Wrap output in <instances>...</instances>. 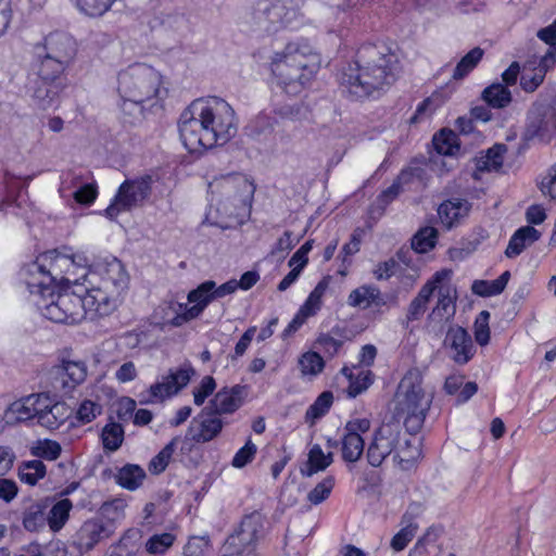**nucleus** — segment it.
Returning a JSON list of instances; mask_svg holds the SVG:
<instances>
[{
  "mask_svg": "<svg viewBox=\"0 0 556 556\" xmlns=\"http://www.w3.org/2000/svg\"><path fill=\"white\" fill-rule=\"evenodd\" d=\"M178 127L182 144L195 153L226 144L237 134L238 118L226 100L208 97L192 101L180 114Z\"/></svg>",
  "mask_w": 556,
  "mask_h": 556,
  "instance_id": "f257e3e1",
  "label": "nucleus"
},
{
  "mask_svg": "<svg viewBox=\"0 0 556 556\" xmlns=\"http://www.w3.org/2000/svg\"><path fill=\"white\" fill-rule=\"evenodd\" d=\"M394 56L375 45H365L356 53L341 76V85L356 99L368 98L388 88L394 81Z\"/></svg>",
  "mask_w": 556,
  "mask_h": 556,
  "instance_id": "f03ea898",
  "label": "nucleus"
},
{
  "mask_svg": "<svg viewBox=\"0 0 556 556\" xmlns=\"http://www.w3.org/2000/svg\"><path fill=\"white\" fill-rule=\"evenodd\" d=\"M81 279L87 305L91 306V318L113 313L129 283V276L116 257L98 263L93 269L83 274Z\"/></svg>",
  "mask_w": 556,
  "mask_h": 556,
  "instance_id": "7ed1b4c3",
  "label": "nucleus"
},
{
  "mask_svg": "<svg viewBox=\"0 0 556 556\" xmlns=\"http://www.w3.org/2000/svg\"><path fill=\"white\" fill-rule=\"evenodd\" d=\"M119 108L125 115L141 118L147 106L156 105L166 94L160 72L144 63H136L118 73Z\"/></svg>",
  "mask_w": 556,
  "mask_h": 556,
  "instance_id": "20e7f679",
  "label": "nucleus"
},
{
  "mask_svg": "<svg viewBox=\"0 0 556 556\" xmlns=\"http://www.w3.org/2000/svg\"><path fill=\"white\" fill-rule=\"evenodd\" d=\"M271 72L288 94L300 93L313 79L321 59L307 42H289L271 56Z\"/></svg>",
  "mask_w": 556,
  "mask_h": 556,
  "instance_id": "39448f33",
  "label": "nucleus"
},
{
  "mask_svg": "<svg viewBox=\"0 0 556 556\" xmlns=\"http://www.w3.org/2000/svg\"><path fill=\"white\" fill-rule=\"evenodd\" d=\"M304 0H255L245 14L251 31L273 35L303 23L301 7Z\"/></svg>",
  "mask_w": 556,
  "mask_h": 556,
  "instance_id": "423d86ee",
  "label": "nucleus"
},
{
  "mask_svg": "<svg viewBox=\"0 0 556 556\" xmlns=\"http://www.w3.org/2000/svg\"><path fill=\"white\" fill-rule=\"evenodd\" d=\"M431 405V397L422 388V377L417 369L408 370L401 379L395 394V413L404 419L409 432H418Z\"/></svg>",
  "mask_w": 556,
  "mask_h": 556,
  "instance_id": "0eeeda50",
  "label": "nucleus"
},
{
  "mask_svg": "<svg viewBox=\"0 0 556 556\" xmlns=\"http://www.w3.org/2000/svg\"><path fill=\"white\" fill-rule=\"evenodd\" d=\"M83 290L55 291L53 287L39 299H33L34 304L40 314L53 323L76 324L87 315L91 316V306L86 302V292Z\"/></svg>",
  "mask_w": 556,
  "mask_h": 556,
  "instance_id": "6e6552de",
  "label": "nucleus"
},
{
  "mask_svg": "<svg viewBox=\"0 0 556 556\" xmlns=\"http://www.w3.org/2000/svg\"><path fill=\"white\" fill-rule=\"evenodd\" d=\"M76 53L75 39L62 31L50 33L42 42L34 47L36 67H40L41 74L46 77L62 75L74 61Z\"/></svg>",
  "mask_w": 556,
  "mask_h": 556,
  "instance_id": "1a4fd4ad",
  "label": "nucleus"
},
{
  "mask_svg": "<svg viewBox=\"0 0 556 556\" xmlns=\"http://www.w3.org/2000/svg\"><path fill=\"white\" fill-rule=\"evenodd\" d=\"M254 191V185L242 174L223 175L208 184L211 201L223 206L228 214L233 213L231 207L238 210L250 206Z\"/></svg>",
  "mask_w": 556,
  "mask_h": 556,
  "instance_id": "9d476101",
  "label": "nucleus"
},
{
  "mask_svg": "<svg viewBox=\"0 0 556 556\" xmlns=\"http://www.w3.org/2000/svg\"><path fill=\"white\" fill-rule=\"evenodd\" d=\"M265 518L254 511L241 520L239 527L226 539L220 548L222 556H245L250 555L264 536Z\"/></svg>",
  "mask_w": 556,
  "mask_h": 556,
  "instance_id": "9b49d317",
  "label": "nucleus"
},
{
  "mask_svg": "<svg viewBox=\"0 0 556 556\" xmlns=\"http://www.w3.org/2000/svg\"><path fill=\"white\" fill-rule=\"evenodd\" d=\"M451 276L442 277L434 283L437 302L427 316L426 330L428 333L440 337L451 325L456 313V289L452 286Z\"/></svg>",
  "mask_w": 556,
  "mask_h": 556,
  "instance_id": "f8f14e48",
  "label": "nucleus"
},
{
  "mask_svg": "<svg viewBox=\"0 0 556 556\" xmlns=\"http://www.w3.org/2000/svg\"><path fill=\"white\" fill-rule=\"evenodd\" d=\"M152 178L149 175L125 180L118 188L112 203L105 210V216L112 220L119 213L141 206L150 197Z\"/></svg>",
  "mask_w": 556,
  "mask_h": 556,
  "instance_id": "ddd939ff",
  "label": "nucleus"
},
{
  "mask_svg": "<svg viewBox=\"0 0 556 556\" xmlns=\"http://www.w3.org/2000/svg\"><path fill=\"white\" fill-rule=\"evenodd\" d=\"M402 433L401 422L390 420L374 432V438L367 448V460L372 467H379L384 459L395 453Z\"/></svg>",
  "mask_w": 556,
  "mask_h": 556,
  "instance_id": "4468645a",
  "label": "nucleus"
},
{
  "mask_svg": "<svg viewBox=\"0 0 556 556\" xmlns=\"http://www.w3.org/2000/svg\"><path fill=\"white\" fill-rule=\"evenodd\" d=\"M526 135L528 138L549 140L556 135V109L552 104H534L528 113Z\"/></svg>",
  "mask_w": 556,
  "mask_h": 556,
  "instance_id": "2eb2a0df",
  "label": "nucleus"
},
{
  "mask_svg": "<svg viewBox=\"0 0 556 556\" xmlns=\"http://www.w3.org/2000/svg\"><path fill=\"white\" fill-rule=\"evenodd\" d=\"M63 88L61 74L46 77L41 74V68L36 67V78L30 81L28 91L35 105L41 110H47L56 103Z\"/></svg>",
  "mask_w": 556,
  "mask_h": 556,
  "instance_id": "dca6fc26",
  "label": "nucleus"
},
{
  "mask_svg": "<svg viewBox=\"0 0 556 556\" xmlns=\"http://www.w3.org/2000/svg\"><path fill=\"white\" fill-rule=\"evenodd\" d=\"M114 528L100 518L86 520L73 536L72 545L80 555L90 552L97 544L111 538Z\"/></svg>",
  "mask_w": 556,
  "mask_h": 556,
  "instance_id": "f3484780",
  "label": "nucleus"
},
{
  "mask_svg": "<svg viewBox=\"0 0 556 556\" xmlns=\"http://www.w3.org/2000/svg\"><path fill=\"white\" fill-rule=\"evenodd\" d=\"M42 394L33 393L12 402L3 412V422L13 427L34 419L37 420L39 408L43 407Z\"/></svg>",
  "mask_w": 556,
  "mask_h": 556,
  "instance_id": "a211bd4d",
  "label": "nucleus"
},
{
  "mask_svg": "<svg viewBox=\"0 0 556 556\" xmlns=\"http://www.w3.org/2000/svg\"><path fill=\"white\" fill-rule=\"evenodd\" d=\"M41 265L46 266L49 276H52V283L65 282L67 285L73 283L77 288L81 287L79 277H75L73 260L70 254H62L56 250L48 251L40 255Z\"/></svg>",
  "mask_w": 556,
  "mask_h": 556,
  "instance_id": "6ab92c4d",
  "label": "nucleus"
},
{
  "mask_svg": "<svg viewBox=\"0 0 556 556\" xmlns=\"http://www.w3.org/2000/svg\"><path fill=\"white\" fill-rule=\"evenodd\" d=\"M224 427L222 417L205 406L201 413L191 421L188 432L192 441L207 443L217 438Z\"/></svg>",
  "mask_w": 556,
  "mask_h": 556,
  "instance_id": "aec40b11",
  "label": "nucleus"
},
{
  "mask_svg": "<svg viewBox=\"0 0 556 556\" xmlns=\"http://www.w3.org/2000/svg\"><path fill=\"white\" fill-rule=\"evenodd\" d=\"M193 372L191 367H182L176 371H170L168 375L164 376L161 381L150 387L148 401L152 403L163 402L175 395L188 384Z\"/></svg>",
  "mask_w": 556,
  "mask_h": 556,
  "instance_id": "412c9836",
  "label": "nucleus"
},
{
  "mask_svg": "<svg viewBox=\"0 0 556 556\" xmlns=\"http://www.w3.org/2000/svg\"><path fill=\"white\" fill-rule=\"evenodd\" d=\"M451 275L452 271L448 269L435 271L432 277L427 280V282L420 288L417 295L409 302L407 306L405 319L403 321L406 327H408L410 323L419 320L427 312L430 299L435 293L434 283H439L442 277H448Z\"/></svg>",
  "mask_w": 556,
  "mask_h": 556,
  "instance_id": "4be33fe9",
  "label": "nucleus"
},
{
  "mask_svg": "<svg viewBox=\"0 0 556 556\" xmlns=\"http://www.w3.org/2000/svg\"><path fill=\"white\" fill-rule=\"evenodd\" d=\"M444 346L450 350L452 359L459 365L467 364L476 352L470 334L460 326L447 328Z\"/></svg>",
  "mask_w": 556,
  "mask_h": 556,
  "instance_id": "5701e85b",
  "label": "nucleus"
},
{
  "mask_svg": "<svg viewBox=\"0 0 556 556\" xmlns=\"http://www.w3.org/2000/svg\"><path fill=\"white\" fill-rule=\"evenodd\" d=\"M40 265L41 257L39 255L36 261L26 264L21 271L22 278L31 295V300L39 299L40 295L46 294L54 287L52 276H49L46 266L42 267Z\"/></svg>",
  "mask_w": 556,
  "mask_h": 556,
  "instance_id": "b1692460",
  "label": "nucleus"
},
{
  "mask_svg": "<svg viewBox=\"0 0 556 556\" xmlns=\"http://www.w3.org/2000/svg\"><path fill=\"white\" fill-rule=\"evenodd\" d=\"M248 395L247 386L236 384L230 388H222L210 401L207 407L219 416L233 414L244 403Z\"/></svg>",
  "mask_w": 556,
  "mask_h": 556,
  "instance_id": "393cba45",
  "label": "nucleus"
},
{
  "mask_svg": "<svg viewBox=\"0 0 556 556\" xmlns=\"http://www.w3.org/2000/svg\"><path fill=\"white\" fill-rule=\"evenodd\" d=\"M42 406L39 408L37 424L48 430H55L71 416L72 410L64 402H54L47 393L42 394Z\"/></svg>",
  "mask_w": 556,
  "mask_h": 556,
  "instance_id": "a878e982",
  "label": "nucleus"
},
{
  "mask_svg": "<svg viewBox=\"0 0 556 556\" xmlns=\"http://www.w3.org/2000/svg\"><path fill=\"white\" fill-rule=\"evenodd\" d=\"M87 367L81 362L67 361L55 368V388H60L64 394L73 391L78 384L85 381Z\"/></svg>",
  "mask_w": 556,
  "mask_h": 556,
  "instance_id": "bb28decb",
  "label": "nucleus"
},
{
  "mask_svg": "<svg viewBox=\"0 0 556 556\" xmlns=\"http://www.w3.org/2000/svg\"><path fill=\"white\" fill-rule=\"evenodd\" d=\"M387 303L386 296L375 285H362L353 289L348 296L349 306L362 309L386 306Z\"/></svg>",
  "mask_w": 556,
  "mask_h": 556,
  "instance_id": "cd10ccee",
  "label": "nucleus"
},
{
  "mask_svg": "<svg viewBox=\"0 0 556 556\" xmlns=\"http://www.w3.org/2000/svg\"><path fill=\"white\" fill-rule=\"evenodd\" d=\"M471 204L467 200L452 199L440 204L438 214L446 229L457 226L469 213Z\"/></svg>",
  "mask_w": 556,
  "mask_h": 556,
  "instance_id": "c85d7f7f",
  "label": "nucleus"
},
{
  "mask_svg": "<svg viewBox=\"0 0 556 556\" xmlns=\"http://www.w3.org/2000/svg\"><path fill=\"white\" fill-rule=\"evenodd\" d=\"M420 506L418 504L410 505L408 510L402 517L403 528L392 538L391 547L395 552L403 551L408 543L415 538L418 525L414 522V518L419 514Z\"/></svg>",
  "mask_w": 556,
  "mask_h": 556,
  "instance_id": "c756f323",
  "label": "nucleus"
},
{
  "mask_svg": "<svg viewBox=\"0 0 556 556\" xmlns=\"http://www.w3.org/2000/svg\"><path fill=\"white\" fill-rule=\"evenodd\" d=\"M340 372L349 380L346 392L350 397H356L374 382V374L369 369H363L358 366H344Z\"/></svg>",
  "mask_w": 556,
  "mask_h": 556,
  "instance_id": "7c9ffc66",
  "label": "nucleus"
},
{
  "mask_svg": "<svg viewBox=\"0 0 556 556\" xmlns=\"http://www.w3.org/2000/svg\"><path fill=\"white\" fill-rule=\"evenodd\" d=\"M213 288L214 281L206 280L188 293V302L192 304L191 306H188L191 314L193 313V315L199 317L210 303L215 300Z\"/></svg>",
  "mask_w": 556,
  "mask_h": 556,
  "instance_id": "2f4dec72",
  "label": "nucleus"
},
{
  "mask_svg": "<svg viewBox=\"0 0 556 556\" xmlns=\"http://www.w3.org/2000/svg\"><path fill=\"white\" fill-rule=\"evenodd\" d=\"M333 463L332 452L325 453L320 445L315 444L311 447L306 464L300 469L303 477H312L313 475L326 470Z\"/></svg>",
  "mask_w": 556,
  "mask_h": 556,
  "instance_id": "473e14b6",
  "label": "nucleus"
},
{
  "mask_svg": "<svg viewBox=\"0 0 556 556\" xmlns=\"http://www.w3.org/2000/svg\"><path fill=\"white\" fill-rule=\"evenodd\" d=\"M540 238V232L531 227L525 226L519 228L510 238L505 251V255L509 258L518 256L526 247L532 244Z\"/></svg>",
  "mask_w": 556,
  "mask_h": 556,
  "instance_id": "72a5a7b5",
  "label": "nucleus"
},
{
  "mask_svg": "<svg viewBox=\"0 0 556 556\" xmlns=\"http://www.w3.org/2000/svg\"><path fill=\"white\" fill-rule=\"evenodd\" d=\"M340 443L344 462L355 463L359 459L364 452V440L361 434L344 431Z\"/></svg>",
  "mask_w": 556,
  "mask_h": 556,
  "instance_id": "f704fd0d",
  "label": "nucleus"
},
{
  "mask_svg": "<svg viewBox=\"0 0 556 556\" xmlns=\"http://www.w3.org/2000/svg\"><path fill=\"white\" fill-rule=\"evenodd\" d=\"M146 472L140 466L128 464L118 470L116 482L126 490L135 491L142 484Z\"/></svg>",
  "mask_w": 556,
  "mask_h": 556,
  "instance_id": "c9c22d12",
  "label": "nucleus"
},
{
  "mask_svg": "<svg viewBox=\"0 0 556 556\" xmlns=\"http://www.w3.org/2000/svg\"><path fill=\"white\" fill-rule=\"evenodd\" d=\"M46 505L34 503L23 514V526L29 532H39L45 529L47 521Z\"/></svg>",
  "mask_w": 556,
  "mask_h": 556,
  "instance_id": "e433bc0d",
  "label": "nucleus"
},
{
  "mask_svg": "<svg viewBox=\"0 0 556 556\" xmlns=\"http://www.w3.org/2000/svg\"><path fill=\"white\" fill-rule=\"evenodd\" d=\"M73 503L68 498L56 502L47 515L48 526L51 531H60L70 518Z\"/></svg>",
  "mask_w": 556,
  "mask_h": 556,
  "instance_id": "4c0bfd02",
  "label": "nucleus"
},
{
  "mask_svg": "<svg viewBox=\"0 0 556 556\" xmlns=\"http://www.w3.org/2000/svg\"><path fill=\"white\" fill-rule=\"evenodd\" d=\"M482 99L492 108L503 109L511 102V93L506 86L496 83L483 90Z\"/></svg>",
  "mask_w": 556,
  "mask_h": 556,
  "instance_id": "58836bf2",
  "label": "nucleus"
},
{
  "mask_svg": "<svg viewBox=\"0 0 556 556\" xmlns=\"http://www.w3.org/2000/svg\"><path fill=\"white\" fill-rule=\"evenodd\" d=\"M506 148L504 144H496L490 148L486 153L477 160L476 167L479 172L498 170L504 161Z\"/></svg>",
  "mask_w": 556,
  "mask_h": 556,
  "instance_id": "ea45409f",
  "label": "nucleus"
},
{
  "mask_svg": "<svg viewBox=\"0 0 556 556\" xmlns=\"http://www.w3.org/2000/svg\"><path fill=\"white\" fill-rule=\"evenodd\" d=\"M299 368L303 377L315 378L323 372L325 368V361L314 351L303 353L299 358Z\"/></svg>",
  "mask_w": 556,
  "mask_h": 556,
  "instance_id": "a19ab883",
  "label": "nucleus"
},
{
  "mask_svg": "<svg viewBox=\"0 0 556 556\" xmlns=\"http://www.w3.org/2000/svg\"><path fill=\"white\" fill-rule=\"evenodd\" d=\"M420 450L418 445H413L408 439L403 444L400 442L393 455V460L404 470L409 469L419 458Z\"/></svg>",
  "mask_w": 556,
  "mask_h": 556,
  "instance_id": "79ce46f5",
  "label": "nucleus"
},
{
  "mask_svg": "<svg viewBox=\"0 0 556 556\" xmlns=\"http://www.w3.org/2000/svg\"><path fill=\"white\" fill-rule=\"evenodd\" d=\"M484 51L480 47H476L471 49L467 54H465L453 72V79L460 80L466 77L481 61Z\"/></svg>",
  "mask_w": 556,
  "mask_h": 556,
  "instance_id": "37998d69",
  "label": "nucleus"
},
{
  "mask_svg": "<svg viewBox=\"0 0 556 556\" xmlns=\"http://www.w3.org/2000/svg\"><path fill=\"white\" fill-rule=\"evenodd\" d=\"M46 465L39 460H29L23 463L18 468V478L22 482L29 485H35L40 479L46 476Z\"/></svg>",
  "mask_w": 556,
  "mask_h": 556,
  "instance_id": "c03bdc74",
  "label": "nucleus"
},
{
  "mask_svg": "<svg viewBox=\"0 0 556 556\" xmlns=\"http://www.w3.org/2000/svg\"><path fill=\"white\" fill-rule=\"evenodd\" d=\"M127 504L122 498H115L110 502H105L100 507V519L104 523L114 526L115 522L122 520L125 517V508ZM115 529V527H113Z\"/></svg>",
  "mask_w": 556,
  "mask_h": 556,
  "instance_id": "a18cd8bd",
  "label": "nucleus"
},
{
  "mask_svg": "<svg viewBox=\"0 0 556 556\" xmlns=\"http://www.w3.org/2000/svg\"><path fill=\"white\" fill-rule=\"evenodd\" d=\"M62 447L59 442L50 439L37 440L30 446L33 456L47 460H55L61 455Z\"/></svg>",
  "mask_w": 556,
  "mask_h": 556,
  "instance_id": "49530a36",
  "label": "nucleus"
},
{
  "mask_svg": "<svg viewBox=\"0 0 556 556\" xmlns=\"http://www.w3.org/2000/svg\"><path fill=\"white\" fill-rule=\"evenodd\" d=\"M327 288V279L320 280L299 311L307 318L314 316L321 307V299Z\"/></svg>",
  "mask_w": 556,
  "mask_h": 556,
  "instance_id": "de8ad7c7",
  "label": "nucleus"
},
{
  "mask_svg": "<svg viewBox=\"0 0 556 556\" xmlns=\"http://www.w3.org/2000/svg\"><path fill=\"white\" fill-rule=\"evenodd\" d=\"M179 442V438L176 437V438H173L170 440L169 443H167L160 452L157 455H155L151 460H150V464H149V470L150 472L152 473H161L163 472L166 467L168 466L169 464V460L172 459L173 457V454L176 450V446Z\"/></svg>",
  "mask_w": 556,
  "mask_h": 556,
  "instance_id": "09e8293b",
  "label": "nucleus"
},
{
  "mask_svg": "<svg viewBox=\"0 0 556 556\" xmlns=\"http://www.w3.org/2000/svg\"><path fill=\"white\" fill-rule=\"evenodd\" d=\"M438 230L434 227L421 228L412 239V247L418 253H427L437 243Z\"/></svg>",
  "mask_w": 556,
  "mask_h": 556,
  "instance_id": "8fccbe9b",
  "label": "nucleus"
},
{
  "mask_svg": "<svg viewBox=\"0 0 556 556\" xmlns=\"http://www.w3.org/2000/svg\"><path fill=\"white\" fill-rule=\"evenodd\" d=\"M176 536L170 532L153 534L150 536L144 548L151 555H164L174 545Z\"/></svg>",
  "mask_w": 556,
  "mask_h": 556,
  "instance_id": "3c124183",
  "label": "nucleus"
},
{
  "mask_svg": "<svg viewBox=\"0 0 556 556\" xmlns=\"http://www.w3.org/2000/svg\"><path fill=\"white\" fill-rule=\"evenodd\" d=\"M432 142L437 152L443 155H453L459 149L457 137L452 130H441L434 135Z\"/></svg>",
  "mask_w": 556,
  "mask_h": 556,
  "instance_id": "603ef678",
  "label": "nucleus"
},
{
  "mask_svg": "<svg viewBox=\"0 0 556 556\" xmlns=\"http://www.w3.org/2000/svg\"><path fill=\"white\" fill-rule=\"evenodd\" d=\"M101 437L104 448L116 451L123 443L124 429L122 425L112 422L103 428Z\"/></svg>",
  "mask_w": 556,
  "mask_h": 556,
  "instance_id": "864d4df0",
  "label": "nucleus"
},
{
  "mask_svg": "<svg viewBox=\"0 0 556 556\" xmlns=\"http://www.w3.org/2000/svg\"><path fill=\"white\" fill-rule=\"evenodd\" d=\"M115 0H76L80 12L91 17H99L106 13Z\"/></svg>",
  "mask_w": 556,
  "mask_h": 556,
  "instance_id": "5fc2aeb1",
  "label": "nucleus"
},
{
  "mask_svg": "<svg viewBox=\"0 0 556 556\" xmlns=\"http://www.w3.org/2000/svg\"><path fill=\"white\" fill-rule=\"evenodd\" d=\"M185 556H211L212 545L207 535L191 536L184 547Z\"/></svg>",
  "mask_w": 556,
  "mask_h": 556,
  "instance_id": "6e6d98bb",
  "label": "nucleus"
},
{
  "mask_svg": "<svg viewBox=\"0 0 556 556\" xmlns=\"http://www.w3.org/2000/svg\"><path fill=\"white\" fill-rule=\"evenodd\" d=\"M339 332L340 330L338 328H333L331 332L320 333L316 339L315 344L329 357H333L334 355H337V353L343 345V340L336 338L332 334H339Z\"/></svg>",
  "mask_w": 556,
  "mask_h": 556,
  "instance_id": "4d7b16f0",
  "label": "nucleus"
},
{
  "mask_svg": "<svg viewBox=\"0 0 556 556\" xmlns=\"http://www.w3.org/2000/svg\"><path fill=\"white\" fill-rule=\"evenodd\" d=\"M333 395L330 391L323 392L306 410V419L312 421L323 417L331 407Z\"/></svg>",
  "mask_w": 556,
  "mask_h": 556,
  "instance_id": "13d9d810",
  "label": "nucleus"
},
{
  "mask_svg": "<svg viewBox=\"0 0 556 556\" xmlns=\"http://www.w3.org/2000/svg\"><path fill=\"white\" fill-rule=\"evenodd\" d=\"M334 486V478L327 476L307 494V500L313 505H318L327 500Z\"/></svg>",
  "mask_w": 556,
  "mask_h": 556,
  "instance_id": "bf43d9fd",
  "label": "nucleus"
},
{
  "mask_svg": "<svg viewBox=\"0 0 556 556\" xmlns=\"http://www.w3.org/2000/svg\"><path fill=\"white\" fill-rule=\"evenodd\" d=\"M102 413V406L91 400H84L76 409V419L80 424H89Z\"/></svg>",
  "mask_w": 556,
  "mask_h": 556,
  "instance_id": "052dcab7",
  "label": "nucleus"
},
{
  "mask_svg": "<svg viewBox=\"0 0 556 556\" xmlns=\"http://www.w3.org/2000/svg\"><path fill=\"white\" fill-rule=\"evenodd\" d=\"M257 447L251 441L248 440L243 447H241L233 456L231 465L235 468H243L245 465L251 463L256 454Z\"/></svg>",
  "mask_w": 556,
  "mask_h": 556,
  "instance_id": "680f3d73",
  "label": "nucleus"
},
{
  "mask_svg": "<svg viewBox=\"0 0 556 556\" xmlns=\"http://www.w3.org/2000/svg\"><path fill=\"white\" fill-rule=\"evenodd\" d=\"M216 382L213 377L205 376L201 380L199 387L193 390L194 404L201 406L205 400L214 392Z\"/></svg>",
  "mask_w": 556,
  "mask_h": 556,
  "instance_id": "e2e57ef3",
  "label": "nucleus"
},
{
  "mask_svg": "<svg viewBox=\"0 0 556 556\" xmlns=\"http://www.w3.org/2000/svg\"><path fill=\"white\" fill-rule=\"evenodd\" d=\"M273 121L267 115L261 114L255 117L254 121L248 126L249 135L257 139L262 135H266L273 131Z\"/></svg>",
  "mask_w": 556,
  "mask_h": 556,
  "instance_id": "0e129e2a",
  "label": "nucleus"
},
{
  "mask_svg": "<svg viewBox=\"0 0 556 556\" xmlns=\"http://www.w3.org/2000/svg\"><path fill=\"white\" fill-rule=\"evenodd\" d=\"M170 308L176 312V315L169 320V325L173 327H180L184 324L198 318L195 315H191V311L187 304L172 303Z\"/></svg>",
  "mask_w": 556,
  "mask_h": 556,
  "instance_id": "69168bd1",
  "label": "nucleus"
},
{
  "mask_svg": "<svg viewBox=\"0 0 556 556\" xmlns=\"http://www.w3.org/2000/svg\"><path fill=\"white\" fill-rule=\"evenodd\" d=\"M163 25L166 28H168L175 33H178V34H184L185 31H187L189 29V21L181 13L168 14L163 20Z\"/></svg>",
  "mask_w": 556,
  "mask_h": 556,
  "instance_id": "338daca9",
  "label": "nucleus"
},
{
  "mask_svg": "<svg viewBox=\"0 0 556 556\" xmlns=\"http://www.w3.org/2000/svg\"><path fill=\"white\" fill-rule=\"evenodd\" d=\"M539 187L544 195L549 197L552 200H556V163L542 178Z\"/></svg>",
  "mask_w": 556,
  "mask_h": 556,
  "instance_id": "774afa93",
  "label": "nucleus"
}]
</instances>
